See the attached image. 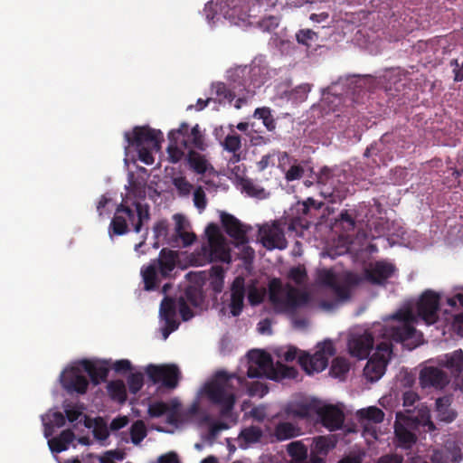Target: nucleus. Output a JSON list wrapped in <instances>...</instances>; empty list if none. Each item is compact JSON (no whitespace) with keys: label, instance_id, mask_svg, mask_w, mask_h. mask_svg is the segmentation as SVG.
<instances>
[{"label":"nucleus","instance_id":"nucleus-1","mask_svg":"<svg viewBox=\"0 0 463 463\" xmlns=\"http://www.w3.org/2000/svg\"><path fill=\"white\" fill-rule=\"evenodd\" d=\"M439 296L432 290H426L416 304V314L412 309L400 310L392 316V323L387 326L383 336L402 343L410 350L422 343V334L417 331L413 324L418 318L427 325L438 320Z\"/></svg>","mask_w":463,"mask_h":463},{"label":"nucleus","instance_id":"nucleus-2","mask_svg":"<svg viewBox=\"0 0 463 463\" xmlns=\"http://www.w3.org/2000/svg\"><path fill=\"white\" fill-rule=\"evenodd\" d=\"M420 397L413 391H407L402 395L405 414L402 412L396 413V420L394 423V433L398 439L399 445L404 449L411 448L417 440L415 431L420 427L425 428L426 431H434L436 426L430 420V412L427 405L415 403Z\"/></svg>","mask_w":463,"mask_h":463},{"label":"nucleus","instance_id":"nucleus-3","mask_svg":"<svg viewBox=\"0 0 463 463\" xmlns=\"http://www.w3.org/2000/svg\"><path fill=\"white\" fill-rule=\"evenodd\" d=\"M150 220V207L147 203L132 202L131 204L121 203L115 210L114 216L109 225V235L122 236L130 232V227L137 233L142 231L143 225Z\"/></svg>","mask_w":463,"mask_h":463},{"label":"nucleus","instance_id":"nucleus-4","mask_svg":"<svg viewBox=\"0 0 463 463\" xmlns=\"http://www.w3.org/2000/svg\"><path fill=\"white\" fill-rule=\"evenodd\" d=\"M364 280L376 284V265L370 264V269H365L364 276L351 271L336 276L331 269H326L319 270L317 274V281L321 285L330 288L340 301L349 300L353 288Z\"/></svg>","mask_w":463,"mask_h":463},{"label":"nucleus","instance_id":"nucleus-5","mask_svg":"<svg viewBox=\"0 0 463 463\" xmlns=\"http://www.w3.org/2000/svg\"><path fill=\"white\" fill-rule=\"evenodd\" d=\"M168 141L166 152L169 162L173 164L180 162L185 150L191 147L205 149L204 137L198 124L190 128L187 123H181L177 128L169 131Z\"/></svg>","mask_w":463,"mask_h":463},{"label":"nucleus","instance_id":"nucleus-6","mask_svg":"<svg viewBox=\"0 0 463 463\" xmlns=\"http://www.w3.org/2000/svg\"><path fill=\"white\" fill-rule=\"evenodd\" d=\"M232 380H236L238 384H241L243 379L222 371L218 372L214 378L204 386L207 399L211 403L220 407L222 417H229L235 404L236 397Z\"/></svg>","mask_w":463,"mask_h":463},{"label":"nucleus","instance_id":"nucleus-7","mask_svg":"<svg viewBox=\"0 0 463 463\" xmlns=\"http://www.w3.org/2000/svg\"><path fill=\"white\" fill-rule=\"evenodd\" d=\"M178 253L173 250L164 248L156 259L152 260L148 265L141 268L140 274L144 283V289L152 291L156 289L162 279H170L176 268Z\"/></svg>","mask_w":463,"mask_h":463},{"label":"nucleus","instance_id":"nucleus-8","mask_svg":"<svg viewBox=\"0 0 463 463\" xmlns=\"http://www.w3.org/2000/svg\"><path fill=\"white\" fill-rule=\"evenodd\" d=\"M128 147H133L138 154V158L146 165L154 163L153 152L161 148L164 140L161 130L151 128L148 126H137L132 131L124 134Z\"/></svg>","mask_w":463,"mask_h":463},{"label":"nucleus","instance_id":"nucleus-9","mask_svg":"<svg viewBox=\"0 0 463 463\" xmlns=\"http://www.w3.org/2000/svg\"><path fill=\"white\" fill-rule=\"evenodd\" d=\"M269 299L276 308L294 312L307 304L309 296L290 284L284 288L280 279L273 278L269 282Z\"/></svg>","mask_w":463,"mask_h":463},{"label":"nucleus","instance_id":"nucleus-10","mask_svg":"<svg viewBox=\"0 0 463 463\" xmlns=\"http://www.w3.org/2000/svg\"><path fill=\"white\" fill-rule=\"evenodd\" d=\"M373 81L370 75L341 77L328 88V94L339 97V99L348 98L354 102H361L367 92L373 91Z\"/></svg>","mask_w":463,"mask_h":463},{"label":"nucleus","instance_id":"nucleus-11","mask_svg":"<svg viewBox=\"0 0 463 463\" xmlns=\"http://www.w3.org/2000/svg\"><path fill=\"white\" fill-rule=\"evenodd\" d=\"M256 7H260L258 0H238L237 4L224 13V16L235 24L238 22L257 24L260 29L267 32H270L279 26V18L272 15L264 16L256 22L250 21V18L256 17V14H252Z\"/></svg>","mask_w":463,"mask_h":463},{"label":"nucleus","instance_id":"nucleus-12","mask_svg":"<svg viewBox=\"0 0 463 463\" xmlns=\"http://www.w3.org/2000/svg\"><path fill=\"white\" fill-rule=\"evenodd\" d=\"M335 354V348L333 341L326 339L317 345V351L314 354L303 353L298 356V362L307 374H313L324 371L328 365L329 358Z\"/></svg>","mask_w":463,"mask_h":463},{"label":"nucleus","instance_id":"nucleus-13","mask_svg":"<svg viewBox=\"0 0 463 463\" xmlns=\"http://www.w3.org/2000/svg\"><path fill=\"white\" fill-rule=\"evenodd\" d=\"M146 373L154 383H161L163 386L170 389L177 386L180 378V371L175 364H149Z\"/></svg>","mask_w":463,"mask_h":463},{"label":"nucleus","instance_id":"nucleus-14","mask_svg":"<svg viewBox=\"0 0 463 463\" xmlns=\"http://www.w3.org/2000/svg\"><path fill=\"white\" fill-rule=\"evenodd\" d=\"M62 388L70 394H85L89 387V379L83 374L82 368L72 366L63 371L61 375Z\"/></svg>","mask_w":463,"mask_h":463},{"label":"nucleus","instance_id":"nucleus-15","mask_svg":"<svg viewBox=\"0 0 463 463\" xmlns=\"http://www.w3.org/2000/svg\"><path fill=\"white\" fill-rule=\"evenodd\" d=\"M462 459L461 449L453 440H448L443 447L434 449L423 459L425 463H459Z\"/></svg>","mask_w":463,"mask_h":463},{"label":"nucleus","instance_id":"nucleus-16","mask_svg":"<svg viewBox=\"0 0 463 463\" xmlns=\"http://www.w3.org/2000/svg\"><path fill=\"white\" fill-rule=\"evenodd\" d=\"M341 174L329 167H323L317 175V184L320 186V193L325 198L335 196V193L340 190Z\"/></svg>","mask_w":463,"mask_h":463},{"label":"nucleus","instance_id":"nucleus-17","mask_svg":"<svg viewBox=\"0 0 463 463\" xmlns=\"http://www.w3.org/2000/svg\"><path fill=\"white\" fill-rule=\"evenodd\" d=\"M261 242L268 250H284L288 246L284 231L278 222L263 226L260 230Z\"/></svg>","mask_w":463,"mask_h":463},{"label":"nucleus","instance_id":"nucleus-18","mask_svg":"<svg viewBox=\"0 0 463 463\" xmlns=\"http://www.w3.org/2000/svg\"><path fill=\"white\" fill-rule=\"evenodd\" d=\"M176 309L177 301L169 297L164 298L159 310L160 317L165 321V326L162 330L164 339H166L179 326L176 320Z\"/></svg>","mask_w":463,"mask_h":463},{"label":"nucleus","instance_id":"nucleus-19","mask_svg":"<svg viewBox=\"0 0 463 463\" xmlns=\"http://www.w3.org/2000/svg\"><path fill=\"white\" fill-rule=\"evenodd\" d=\"M316 415L322 425L331 431L341 429L345 420L344 412L334 405L317 406Z\"/></svg>","mask_w":463,"mask_h":463},{"label":"nucleus","instance_id":"nucleus-20","mask_svg":"<svg viewBox=\"0 0 463 463\" xmlns=\"http://www.w3.org/2000/svg\"><path fill=\"white\" fill-rule=\"evenodd\" d=\"M373 345V337L364 332L360 335H353L348 340V349L352 356L358 359H365L369 356Z\"/></svg>","mask_w":463,"mask_h":463},{"label":"nucleus","instance_id":"nucleus-21","mask_svg":"<svg viewBox=\"0 0 463 463\" xmlns=\"http://www.w3.org/2000/svg\"><path fill=\"white\" fill-rule=\"evenodd\" d=\"M221 222L226 233L239 244L248 242V229L236 217L227 213H222Z\"/></svg>","mask_w":463,"mask_h":463},{"label":"nucleus","instance_id":"nucleus-22","mask_svg":"<svg viewBox=\"0 0 463 463\" xmlns=\"http://www.w3.org/2000/svg\"><path fill=\"white\" fill-rule=\"evenodd\" d=\"M201 250L205 259L210 262L221 261L229 263L231 261V253L227 248L225 238L203 245Z\"/></svg>","mask_w":463,"mask_h":463},{"label":"nucleus","instance_id":"nucleus-23","mask_svg":"<svg viewBox=\"0 0 463 463\" xmlns=\"http://www.w3.org/2000/svg\"><path fill=\"white\" fill-rule=\"evenodd\" d=\"M420 383L423 388L442 389L449 383V377L441 369L430 366L420 371Z\"/></svg>","mask_w":463,"mask_h":463},{"label":"nucleus","instance_id":"nucleus-24","mask_svg":"<svg viewBox=\"0 0 463 463\" xmlns=\"http://www.w3.org/2000/svg\"><path fill=\"white\" fill-rule=\"evenodd\" d=\"M230 309L233 317L241 315L245 297V279L241 276L234 279L231 288Z\"/></svg>","mask_w":463,"mask_h":463},{"label":"nucleus","instance_id":"nucleus-25","mask_svg":"<svg viewBox=\"0 0 463 463\" xmlns=\"http://www.w3.org/2000/svg\"><path fill=\"white\" fill-rule=\"evenodd\" d=\"M83 372H85L94 385L105 382L109 375V368L101 364H97L90 360H82L80 363Z\"/></svg>","mask_w":463,"mask_h":463},{"label":"nucleus","instance_id":"nucleus-26","mask_svg":"<svg viewBox=\"0 0 463 463\" xmlns=\"http://www.w3.org/2000/svg\"><path fill=\"white\" fill-rule=\"evenodd\" d=\"M359 419L364 425L363 436L365 439L368 437L376 439V406H370L367 409H362L357 412Z\"/></svg>","mask_w":463,"mask_h":463},{"label":"nucleus","instance_id":"nucleus-27","mask_svg":"<svg viewBox=\"0 0 463 463\" xmlns=\"http://www.w3.org/2000/svg\"><path fill=\"white\" fill-rule=\"evenodd\" d=\"M355 211L354 210H343L339 217L335 220V229L342 232L341 237H349V233L354 232L356 225L355 221Z\"/></svg>","mask_w":463,"mask_h":463},{"label":"nucleus","instance_id":"nucleus-28","mask_svg":"<svg viewBox=\"0 0 463 463\" xmlns=\"http://www.w3.org/2000/svg\"><path fill=\"white\" fill-rule=\"evenodd\" d=\"M451 402L450 396H443L436 400V413L439 420L450 423L457 418V412L450 407Z\"/></svg>","mask_w":463,"mask_h":463},{"label":"nucleus","instance_id":"nucleus-29","mask_svg":"<svg viewBox=\"0 0 463 463\" xmlns=\"http://www.w3.org/2000/svg\"><path fill=\"white\" fill-rule=\"evenodd\" d=\"M317 405L309 403H293L286 407L285 412L288 416L298 419H310L317 414Z\"/></svg>","mask_w":463,"mask_h":463},{"label":"nucleus","instance_id":"nucleus-30","mask_svg":"<svg viewBox=\"0 0 463 463\" xmlns=\"http://www.w3.org/2000/svg\"><path fill=\"white\" fill-rule=\"evenodd\" d=\"M439 364L449 369L452 373L459 374L463 371V351L458 349L445 354L439 360Z\"/></svg>","mask_w":463,"mask_h":463},{"label":"nucleus","instance_id":"nucleus-31","mask_svg":"<svg viewBox=\"0 0 463 463\" xmlns=\"http://www.w3.org/2000/svg\"><path fill=\"white\" fill-rule=\"evenodd\" d=\"M74 439V432L71 430H65L59 436L49 439L48 445L52 452L60 453L66 450Z\"/></svg>","mask_w":463,"mask_h":463},{"label":"nucleus","instance_id":"nucleus-32","mask_svg":"<svg viewBox=\"0 0 463 463\" xmlns=\"http://www.w3.org/2000/svg\"><path fill=\"white\" fill-rule=\"evenodd\" d=\"M392 354V345L390 341L378 342V380L384 374L385 367Z\"/></svg>","mask_w":463,"mask_h":463},{"label":"nucleus","instance_id":"nucleus-33","mask_svg":"<svg viewBox=\"0 0 463 463\" xmlns=\"http://www.w3.org/2000/svg\"><path fill=\"white\" fill-rule=\"evenodd\" d=\"M300 434V428L288 421L278 423L274 430V435L279 441L296 438Z\"/></svg>","mask_w":463,"mask_h":463},{"label":"nucleus","instance_id":"nucleus-34","mask_svg":"<svg viewBox=\"0 0 463 463\" xmlns=\"http://www.w3.org/2000/svg\"><path fill=\"white\" fill-rule=\"evenodd\" d=\"M250 360L252 364H255L257 366L262 370V372H266L270 373L273 372V362L271 356L263 351H256L250 354Z\"/></svg>","mask_w":463,"mask_h":463},{"label":"nucleus","instance_id":"nucleus-35","mask_svg":"<svg viewBox=\"0 0 463 463\" xmlns=\"http://www.w3.org/2000/svg\"><path fill=\"white\" fill-rule=\"evenodd\" d=\"M396 277L397 270L392 263L385 260L378 261V286H383Z\"/></svg>","mask_w":463,"mask_h":463},{"label":"nucleus","instance_id":"nucleus-36","mask_svg":"<svg viewBox=\"0 0 463 463\" xmlns=\"http://www.w3.org/2000/svg\"><path fill=\"white\" fill-rule=\"evenodd\" d=\"M107 390L112 400L119 403H124L127 401V390L123 381L116 380L109 382L107 385Z\"/></svg>","mask_w":463,"mask_h":463},{"label":"nucleus","instance_id":"nucleus-37","mask_svg":"<svg viewBox=\"0 0 463 463\" xmlns=\"http://www.w3.org/2000/svg\"><path fill=\"white\" fill-rule=\"evenodd\" d=\"M241 185L242 191L249 196L256 197L259 199H265L269 195L265 189L256 184L252 179L242 178L241 181Z\"/></svg>","mask_w":463,"mask_h":463},{"label":"nucleus","instance_id":"nucleus-38","mask_svg":"<svg viewBox=\"0 0 463 463\" xmlns=\"http://www.w3.org/2000/svg\"><path fill=\"white\" fill-rule=\"evenodd\" d=\"M222 146L224 150L233 154L236 162L240 161V156L236 155L241 147V137L239 134L232 131V134L227 135L222 142Z\"/></svg>","mask_w":463,"mask_h":463},{"label":"nucleus","instance_id":"nucleus-39","mask_svg":"<svg viewBox=\"0 0 463 463\" xmlns=\"http://www.w3.org/2000/svg\"><path fill=\"white\" fill-rule=\"evenodd\" d=\"M187 161L190 167L197 174L203 175L207 171V160L203 156L194 150H189Z\"/></svg>","mask_w":463,"mask_h":463},{"label":"nucleus","instance_id":"nucleus-40","mask_svg":"<svg viewBox=\"0 0 463 463\" xmlns=\"http://www.w3.org/2000/svg\"><path fill=\"white\" fill-rule=\"evenodd\" d=\"M213 90L216 95V98L213 99V100H218L219 103H232V101L235 99V94L231 90H229L223 82H217L213 84Z\"/></svg>","mask_w":463,"mask_h":463},{"label":"nucleus","instance_id":"nucleus-41","mask_svg":"<svg viewBox=\"0 0 463 463\" xmlns=\"http://www.w3.org/2000/svg\"><path fill=\"white\" fill-rule=\"evenodd\" d=\"M147 434V430L146 425L143 420H136L129 431L130 439L133 444L138 445Z\"/></svg>","mask_w":463,"mask_h":463},{"label":"nucleus","instance_id":"nucleus-42","mask_svg":"<svg viewBox=\"0 0 463 463\" xmlns=\"http://www.w3.org/2000/svg\"><path fill=\"white\" fill-rule=\"evenodd\" d=\"M262 430L260 427L250 426L241 430L240 439L246 445L259 442L262 437Z\"/></svg>","mask_w":463,"mask_h":463},{"label":"nucleus","instance_id":"nucleus-43","mask_svg":"<svg viewBox=\"0 0 463 463\" xmlns=\"http://www.w3.org/2000/svg\"><path fill=\"white\" fill-rule=\"evenodd\" d=\"M350 368L348 361L344 357H335L332 361L329 373L334 377L345 376Z\"/></svg>","mask_w":463,"mask_h":463},{"label":"nucleus","instance_id":"nucleus-44","mask_svg":"<svg viewBox=\"0 0 463 463\" xmlns=\"http://www.w3.org/2000/svg\"><path fill=\"white\" fill-rule=\"evenodd\" d=\"M254 117L262 120L263 125L269 131H272L276 128V122L271 115V111L269 108H259L254 112Z\"/></svg>","mask_w":463,"mask_h":463},{"label":"nucleus","instance_id":"nucleus-45","mask_svg":"<svg viewBox=\"0 0 463 463\" xmlns=\"http://www.w3.org/2000/svg\"><path fill=\"white\" fill-rule=\"evenodd\" d=\"M335 447L330 438L318 436L314 439V452L317 454L326 455L328 451Z\"/></svg>","mask_w":463,"mask_h":463},{"label":"nucleus","instance_id":"nucleus-46","mask_svg":"<svg viewBox=\"0 0 463 463\" xmlns=\"http://www.w3.org/2000/svg\"><path fill=\"white\" fill-rule=\"evenodd\" d=\"M184 299L187 303L197 307H200L203 302V294L200 288L189 286L184 291Z\"/></svg>","mask_w":463,"mask_h":463},{"label":"nucleus","instance_id":"nucleus-47","mask_svg":"<svg viewBox=\"0 0 463 463\" xmlns=\"http://www.w3.org/2000/svg\"><path fill=\"white\" fill-rule=\"evenodd\" d=\"M265 294H266L265 288H263V289L258 288V287L255 285L254 282H252L248 287V300L251 306H257V305L260 304L264 299Z\"/></svg>","mask_w":463,"mask_h":463},{"label":"nucleus","instance_id":"nucleus-48","mask_svg":"<svg viewBox=\"0 0 463 463\" xmlns=\"http://www.w3.org/2000/svg\"><path fill=\"white\" fill-rule=\"evenodd\" d=\"M128 390L131 393H137L144 385V376L141 373H130L128 377Z\"/></svg>","mask_w":463,"mask_h":463},{"label":"nucleus","instance_id":"nucleus-49","mask_svg":"<svg viewBox=\"0 0 463 463\" xmlns=\"http://www.w3.org/2000/svg\"><path fill=\"white\" fill-rule=\"evenodd\" d=\"M169 406L170 402H155L149 404L147 411L151 418H159L166 413Z\"/></svg>","mask_w":463,"mask_h":463},{"label":"nucleus","instance_id":"nucleus-50","mask_svg":"<svg viewBox=\"0 0 463 463\" xmlns=\"http://www.w3.org/2000/svg\"><path fill=\"white\" fill-rule=\"evenodd\" d=\"M179 409L180 403L175 400L171 401L169 410L165 413L167 423L176 425L179 422Z\"/></svg>","mask_w":463,"mask_h":463},{"label":"nucleus","instance_id":"nucleus-51","mask_svg":"<svg viewBox=\"0 0 463 463\" xmlns=\"http://www.w3.org/2000/svg\"><path fill=\"white\" fill-rule=\"evenodd\" d=\"M364 375L371 383L376 381V353H373L370 356L366 365L364 368Z\"/></svg>","mask_w":463,"mask_h":463},{"label":"nucleus","instance_id":"nucleus-52","mask_svg":"<svg viewBox=\"0 0 463 463\" xmlns=\"http://www.w3.org/2000/svg\"><path fill=\"white\" fill-rule=\"evenodd\" d=\"M109 427L102 420H99L95 422L93 435L97 439L104 441L109 438Z\"/></svg>","mask_w":463,"mask_h":463},{"label":"nucleus","instance_id":"nucleus-53","mask_svg":"<svg viewBox=\"0 0 463 463\" xmlns=\"http://www.w3.org/2000/svg\"><path fill=\"white\" fill-rule=\"evenodd\" d=\"M297 40L299 43L311 46L312 42L317 39V34L311 29H303L297 33Z\"/></svg>","mask_w":463,"mask_h":463},{"label":"nucleus","instance_id":"nucleus-54","mask_svg":"<svg viewBox=\"0 0 463 463\" xmlns=\"http://www.w3.org/2000/svg\"><path fill=\"white\" fill-rule=\"evenodd\" d=\"M176 235L182 240L183 246L186 247L191 245L196 239L194 232H189L184 230L183 224L178 222L175 227Z\"/></svg>","mask_w":463,"mask_h":463},{"label":"nucleus","instance_id":"nucleus-55","mask_svg":"<svg viewBox=\"0 0 463 463\" xmlns=\"http://www.w3.org/2000/svg\"><path fill=\"white\" fill-rule=\"evenodd\" d=\"M307 277V275L304 266H297L289 269L288 278L296 284H302Z\"/></svg>","mask_w":463,"mask_h":463},{"label":"nucleus","instance_id":"nucleus-56","mask_svg":"<svg viewBox=\"0 0 463 463\" xmlns=\"http://www.w3.org/2000/svg\"><path fill=\"white\" fill-rule=\"evenodd\" d=\"M173 184L182 195L189 194L193 188L192 184L184 176L175 177L173 179Z\"/></svg>","mask_w":463,"mask_h":463},{"label":"nucleus","instance_id":"nucleus-57","mask_svg":"<svg viewBox=\"0 0 463 463\" xmlns=\"http://www.w3.org/2000/svg\"><path fill=\"white\" fill-rule=\"evenodd\" d=\"M269 392L268 386L260 382H253L248 387V393L250 396L263 397Z\"/></svg>","mask_w":463,"mask_h":463},{"label":"nucleus","instance_id":"nucleus-58","mask_svg":"<svg viewBox=\"0 0 463 463\" xmlns=\"http://www.w3.org/2000/svg\"><path fill=\"white\" fill-rule=\"evenodd\" d=\"M177 307L179 310V313L181 315V317L184 321H188L194 317V312L188 306L187 302L185 301L184 298L180 297L177 300Z\"/></svg>","mask_w":463,"mask_h":463},{"label":"nucleus","instance_id":"nucleus-59","mask_svg":"<svg viewBox=\"0 0 463 463\" xmlns=\"http://www.w3.org/2000/svg\"><path fill=\"white\" fill-rule=\"evenodd\" d=\"M205 233L208 238V243L224 239V236L220 232L218 225L215 223H210L206 227Z\"/></svg>","mask_w":463,"mask_h":463},{"label":"nucleus","instance_id":"nucleus-60","mask_svg":"<svg viewBox=\"0 0 463 463\" xmlns=\"http://www.w3.org/2000/svg\"><path fill=\"white\" fill-rule=\"evenodd\" d=\"M194 205L200 211H203L205 209L207 201H206L205 193L202 187H198L195 189V191L194 193Z\"/></svg>","mask_w":463,"mask_h":463},{"label":"nucleus","instance_id":"nucleus-61","mask_svg":"<svg viewBox=\"0 0 463 463\" xmlns=\"http://www.w3.org/2000/svg\"><path fill=\"white\" fill-rule=\"evenodd\" d=\"M167 222L166 221H158L155 223L153 227V232L155 235V239L158 241L161 238H165L167 234Z\"/></svg>","mask_w":463,"mask_h":463},{"label":"nucleus","instance_id":"nucleus-62","mask_svg":"<svg viewBox=\"0 0 463 463\" xmlns=\"http://www.w3.org/2000/svg\"><path fill=\"white\" fill-rule=\"evenodd\" d=\"M304 175V168L299 165H291L286 172V179L288 181H294L302 178Z\"/></svg>","mask_w":463,"mask_h":463},{"label":"nucleus","instance_id":"nucleus-63","mask_svg":"<svg viewBox=\"0 0 463 463\" xmlns=\"http://www.w3.org/2000/svg\"><path fill=\"white\" fill-rule=\"evenodd\" d=\"M116 451H108L103 457L89 456L88 462L86 463H115L114 455Z\"/></svg>","mask_w":463,"mask_h":463},{"label":"nucleus","instance_id":"nucleus-64","mask_svg":"<svg viewBox=\"0 0 463 463\" xmlns=\"http://www.w3.org/2000/svg\"><path fill=\"white\" fill-rule=\"evenodd\" d=\"M129 422V420L127 416H118L112 420V421L109 424V430L111 431H117L124 427H126Z\"/></svg>","mask_w":463,"mask_h":463}]
</instances>
